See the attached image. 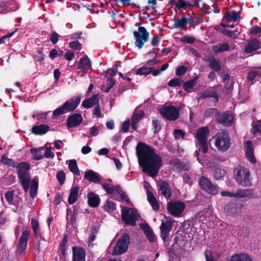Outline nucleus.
I'll list each match as a JSON object with an SVG mask.
<instances>
[{"label": "nucleus", "mask_w": 261, "mask_h": 261, "mask_svg": "<svg viewBox=\"0 0 261 261\" xmlns=\"http://www.w3.org/2000/svg\"><path fill=\"white\" fill-rule=\"evenodd\" d=\"M136 149L142 171L151 177L156 176L162 166L161 156L155 153L154 149L142 142L137 144Z\"/></svg>", "instance_id": "obj_1"}, {"label": "nucleus", "mask_w": 261, "mask_h": 261, "mask_svg": "<svg viewBox=\"0 0 261 261\" xmlns=\"http://www.w3.org/2000/svg\"><path fill=\"white\" fill-rule=\"evenodd\" d=\"M209 134V129L206 127H202L200 128L196 135V138L197 140L196 142V146L198 150L195 151L197 159L200 162L201 160L199 157L200 151H201L203 153H205L207 152L208 149V145L207 142V137Z\"/></svg>", "instance_id": "obj_2"}, {"label": "nucleus", "mask_w": 261, "mask_h": 261, "mask_svg": "<svg viewBox=\"0 0 261 261\" xmlns=\"http://www.w3.org/2000/svg\"><path fill=\"white\" fill-rule=\"evenodd\" d=\"M216 147L220 152H225L230 147L231 142L228 132L222 130L214 136Z\"/></svg>", "instance_id": "obj_3"}, {"label": "nucleus", "mask_w": 261, "mask_h": 261, "mask_svg": "<svg viewBox=\"0 0 261 261\" xmlns=\"http://www.w3.org/2000/svg\"><path fill=\"white\" fill-rule=\"evenodd\" d=\"M81 99V96H77L67 100L63 105L56 109L53 112V116L57 117L65 113L73 111L80 104Z\"/></svg>", "instance_id": "obj_4"}, {"label": "nucleus", "mask_w": 261, "mask_h": 261, "mask_svg": "<svg viewBox=\"0 0 261 261\" xmlns=\"http://www.w3.org/2000/svg\"><path fill=\"white\" fill-rule=\"evenodd\" d=\"M234 175L236 180L239 185L244 187L251 186V178L248 168L243 166H239L234 169Z\"/></svg>", "instance_id": "obj_5"}, {"label": "nucleus", "mask_w": 261, "mask_h": 261, "mask_svg": "<svg viewBox=\"0 0 261 261\" xmlns=\"http://www.w3.org/2000/svg\"><path fill=\"white\" fill-rule=\"evenodd\" d=\"M130 243L128 234L125 233L118 239L113 251L114 255H120L125 252Z\"/></svg>", "instance_id": "obj_6"}, {"label": "nucleus", "mask_w": 261, "mask_h": 261, "mask_svg": "<svg viewBox=\"0 0 261 261\" xmlns=\"http://www.w3.org/2000/svg\"><path fill=\"white\" fill-rule=\"evenodd\" d=\"M139 217L137 211L131 208L127 207L122 211L121 218L126 225L135 226Z\"/></svg>", "instance_id": "obj_7"}, {"label": "nucleus", "mask_w": 261, "mask_h": 261, "mask_svg": "<svg viewBox=\"0 0 261 261\" xmlns=\"http://www.w3.org/2000/svg\"><path fill=\"white\" fill-rule=\"evenodd\" d=\"M167 208L168 212L172 216L179 217L185 209L186 205L179 200H171L168 202Z\"/></svg>", "instance_id": "obj_8"}, {"label": "nucleus", "mask_w": 261, "mask_h": 261, "mask_svg": "<svg viewBox=\"0 0 261 261\" xmlns=\"http://www.w3.org/2000/svg\"><path fill=\"white\" fill-rule=\"evenodd\" d=\"M159 112L163 118L174 121L179 117V110L174 106H165L160 108Z\"/></svg>", "instance_id": "obj_9"}, {"label": "nucleus", "mask_w": 261, "mask_h": 261, "mask_svg": "<svg viewBox=\"0 0 261 261\" xmlns=\"http://www.w3.org/2000/svg\"><path fill=\"white\" fill-rule=\"evenodd\" d=\"M199 184L201 188L210 194L216 195L218 193V187L214 185L208 178L204 176H201Z\"/></svg>", "instance_id": "obj_10"}, {"label": "nucleus", "mask_w": 261, "mask_h": 261, "mask_svg": "<svg viewBox=\"0 0 261 261\" xmlns=\"http://www.w3.org/2000/svg\"><path fill=\"white\" fill-rule=\"evenodd\" d=\"M19 169L18 172V177L20 180H30V175L28 172L30 169V165L28 162L20 163L18 166Z\"/></svg>", "instance_id": "obj_11"}, {"label": "nucleus", "mask_w": 261, "mask_h": 261, "mask_svg": "<svg viewBox=\"0 0 261 261\" xmlns=\"http://www.w3.org/2000/svg\"><path fill=\"white\" fill-rule=\"evenodd\" d=\"M161 237L164 242L169 241V233L172 228L171 222L168 220L162 221L160 226Z\"/></svg>", "instance_id": "obj_12"}, {"label": "nucleus", "mask_w": 261, "mask_h": 261, "mask_svg": "<svg viewBox=\"0 0 261 261\" xmlns=\"http://www.w3.org/2000/svg\"><path fill=\"white\" fill-rule=\"evenodd\" d=\"M29 236V230H25L22 232L20 237L17 250L21 254L25 252Z\"/></svg>", "instance_id": "obj_13"}, {"label": "nucleus", "mask_w": 261, "mask_h": 261, "mask_svg": "<svg viewBox=\"0 0 261 261\" xmlns=\"http://www.w3.org/2000/svg\"><path fill=\"white\" fill-rule=\"evenodd\" d=\"M195 22V21L190 18L182 16L180 19H175L174 27L180 29H183L185 31H187V25L189 24L190 27H191Z\"/></svg>", "instance_id": "obj_14"}, {"label": "nucleus", "mask_w": 261, "mask_h": 261, "mask_svg": "<svg viewBox=\"0 0 261 261\" xmlns=\"http://www.w3.org/2000/svg\"><path fill=\"white\" fill-rule=\"evenodd\" d=\"M233 116L229 112H226L222 114L217 113L216 120L218 122L225 126H230L232 123Z\"/></svg>", "instance_id": "obj_15"}, {"label": "nucleus", "mask_w": 261, "mask_h": 261, "mask_svg": "<svg viewBox=\"0 0 261 261\" xmlns=\"http://www.w3.org/2000/svg\"><path fill=\"white\" fill-rule=\"evenodd\" d=\"M83 122L81 114L75 113L70 115L67 120V126L68 127H74L79 126Z\"/></svg>", "instance_id": "obj_16"}, {"label": "nucleus", "mask_w": 261, "mask_h": 261, "mask_svg": "<svg viewBox=\"0 0 261 261\" xmlns=\"http://www.w3.org/2000/svg\"><path fill=\"white\" fill-rule=\"evenodd\" d=\"M159 194L164 196L166 199H170L172 196V192L170 189L169 184L166 181H161L159 184Z\"/></svg>", "instance_id": "obj_17"}, {"label": "nucleus", "mask_w": 261, "mask_h": 261, "mask_svg": "<svg viewBox=\"0 0 261 261\" xmlns=\"http://www.w3.org/2000/svg\"><path fill=\"white\" fill-rule=\"evenodd\" d=\"M260 48L261 42L257 39H253L248 41V43L244 48V52L249 54Z\"/></svg>", "instance_id": "obj_18"}, {"label": "nucleus", "mask_w": 261, "mask_h": 261, "mask_svg": "<svg viewBox=\"0 0 261 261\" xmlns=\"http://www.w3.org/2000/svg\"><path fill=\"white\" fill-rule=\"evenodd\" d=\"M72 261H85V251L81 247H73Z\"/></svg>", "instance_id": "obj_19"}, {"label": "nucleus", "mask_w": 261, "mask_h": 261, "mask_svg": "<svg viewBox=\"0 0 261 261\" xmlns=\"http://www.w3.org/2000/svg\"><path fill=\"white\" fill-rule=\"evenodd\" d=\"M223 210L226 215L232 217L238 213L237 204L234 202L230 201L225 204Z\"/></svg>", "instance_id": "obj_20"}, {"label": "nucleus", "mask_w": 261, "mask_h": 261, "mask_svg": "<svg viewBox=\"0 0 261 261\" xmlns=\"http://www.w3.org/2000/svg\"><path fill=\"white\" fill-rule=\"evenodd\" d=\"M245 153L247 159L252 163L256 162L255 158L253 153V147L251 141H247L244 145Z\"/></svg>", "instance_id": "obj_21"}, {"label": "nucleus", "mask_w": 261, "mask_h": 261, "mask_svg": "<svg viewBox=\"0 0 261 261\" xmlns=\"http://www.w3.org/2000/svg\"><path fill=\"white\" fill-rule=\"evenodd\" d=\"M135 39V45L141 49L149 38V34H134Z\"/></svg>", "instance_id": "obj_22"}, {"label": "nucleus", "mask_w": 261, "mask_h": 261, "mask_svg": "<svg viewBox=\"0 0 261 261\" xmlns=\"http://www.w3.org/2000/svg\"><path fill=\"white\" fill-rule=\"evenodd\" d=\"M84 178L89 181L95 184L100 183L101 181V178L99 175L91 170L85 172Z\"/></svg>", "instance_id": "obj_23"}, {"label": "nucleus", "mask_w": 261, "mask_h": 261, "mask_svg": "<svg viewBox=\"0 0 261 261\" xmlns=\"http://www.w3.org/2000/svg\"><path fill=\"white\" fill-rule=\"evenodd\" d=\"M209 63V67L215 71L221 70V66L219 59H216L213 56H209L205 59Z\"/></svg>", "instance_id": "obj_24"}, {"label": "nucleus", "mask_w": 261, "mask_h": 261, "mask_svg": "<svg viewBox=\"0 0 261 261\" xmlns=\"http://www.w3.org/2000/svg\"><path fill=\"white\" fill-rule=\"evenodd\" d=\"M49 126L46 124L34 125L32 128V132L38 135H42L46 133L49 129Z\"/></svg>", "instance_id": "obj_25"}, {"label": "nucleus", "mask_w": 261, "mask_h": 261, "mask_svg": "<svg viewBox=\"0 0 261 261\" xmlns=\"http://www.w3.org/2000/svg\"><path fill=\"white\" fill-rule=\"evenodd\" d=\"M98 101V94H96L89 98L85 99L83 101L82 106L85 108H90L95 105H97Z\"/></svg>", "instance_id": "obj_26"}, {"label": "nucleus", "mask_w": 261, "mask_h": 261, "mask_svg": "<svg viewBox=\"0 0 261 261\" xmlns=\"http://www.w3.org/2000/svg\"><path fill=\"white\" fill-rule=\"evenodd\" d=\"M208 97L215 98L216 102L219 100V97L217 94L216 92L212 89H207L201 93L200 94L199 97H198V100L199 101L200 99H204Z\"/></svg>", "instance_id": "obj_27"}, {"label": "nucleus", "mask_w": 261, "mask_h": 261, "mask_svg": "<svg viewBox=\"0 0 261 261\" xmlns=\"http://www.w3.org/2000/svg\"><path fill=\"white\" fill-rule=\"evenodd\" d=\"M78 68L86 72L91 68L90 61L87 56L82 58L77 64Z\"/></svg>", "instance_id": "obj_28"}, {"label": "nucleus", "mask_w": 261, "mask_h": 261, "mask_svg": "<svg viewBox=\"0 0 261 261\" xmlns=\"http://www.w3.org/2000/svg\"><path fill=\"white\" fill-rule=\"evenodd\" d=\"M147 200L151 204L153 210L158 211L160 208L159 203L153 193L148 190L147 192Z\"/></svg>", "instance_id": "obj_29"}, {"label": "nucleus", "mask_w": 261, "mask_h": 261, "mask_svg": "<svg viewBox=\"0 0 261 261\" xmlns=\"http://www.w3.org/2000/svg\"><path fill=\"white\" fill-rule=\"evenodd\" d=\"M88 199V204L93 207L98 206L100 202V199L97 195H95L93 193H89L87 195Z\"/></svg>", "instance_id": "obj_30"}, {"label": "nucleus", "mask_w": 261, "mask_h": 261, "mask_svg": "<svg viewBox=\"0 0 261 261\" xmlns=\"http://www.w3.org/2000/svg\"><path fill=\"white\" fill-rule=\"evenodd\" d=\"M224 18L229 22H236L240 19V16L239 13L233 10L226 12L224 14Z\"/></svg>", "instance_id": "obj_31"}, {"label": "nucleus", "mask_w": 261, "mask_h": 261, "mask_svg": "<svg viewBox=\"0 0 261 261\" xmlns=\"http://www.w3.org/2000/svg\"><path fill=\"white\" fill-rule=\"evenodd\" d=\"M230 46L228 44L218 43L212 47V50L214 54H217L225 51H228L229 50Z\"/></svg>", "instance_id": "obj_32"}, {"label": "nucleus", "mask_w": 261, "mask_h": 261, "mask_svg": "<svg viewBox=\"0 0 261 261\" xmlns=\"http://www.w3.org/2000/svg\"><path fill=\"white\" fill-rule=\"evenodd\" d=\"M79 191V187L78 186H75L71 188L70 192L68 196V203L70 204H72L75 202L77 200L78 193Z\"/></svg>", "instance_id": "obj_33"}, {"label": "nucleus", "mask_w": 261, "mask_h": 261, "mask_svg": "<svg viewBox=\"0 0 261 261\" xmlns=\"http://www.w3.org/2000/svg\"><path fill=\"white\" fill-rule=\"evenodd\" d=\"M197 77L194 79L186 81L183 84V89L188 93L192 91V90L197 84Z\"/></svg>", "instance_id": "obj_34"}, {"label": "nucleus", "mask_w": 261, "mask_h": 261, "mask_svg": "<svg viewBox=\"0 0 261 261\" xmlns=\"http://www.w3.org/2000/svg\"><path fill=\"white\" fill-rule=\"evenodd\" d=\"M235 198H241L246 197H251L252 195V190L248 189H240L234 193Z\"/></svg>", "instance_id": "obj_35"}, {"label": "nucleus", "mask_w": 261, "mask_h": 261, "mask_svg": "<svg viewBox=\"0 0 261 261\" xmlns=\"http://www.w3.org/2000/svg\"><path fill=\"white\" fill-rule=\"evenodd\" d=\"M142 229L143 230L146 237L149 241V242H154L155 241V236L149 225H145L144 227L142 228Z\"/></svg>", "instance_id": "obj_36"}, {"label": "nucleus", "mask_w": 261, "mask_h": 261, "mask_svg": "<svg viewBox=\"0 0 261 261\" xmlns=\"http://www.w3.org/2000/svg\"><path fill=\"white\" fill-rule=\"evenodd\" d=\"M257 77H261V67L249 72L247 75V79L249 82H251V84H252L253 80Z\"/></svg>", "instance_id": "obj_37"}, {"label": "nucleus", "mask_w": 261, "mask_h": 261, "mask_svg": "<svg viewBox=\"0 0 261 261\" xmlns=\"http://www.w3.org/2000/svg\"><path fill=\"white\" fill-rule=\"evenodd\" d=\"M222 24L224 28L223 30H221V33H242L243 31L241 28H240V30L238 27L234 29L233 25H226L223 23Z\"/></svg>", "instance_id": "obj_38"}, {"label": "nucleus", "mask_w": 261, "mask_h": 261, "mask_svg": "<svg viewBox=\"0 0 261 261\" xmlns=\"http://www.w3.org/2000/svg\"><path fill=\"white\" fill-rule=\"evenodd\" d=\"M230 261H253L252 259L246 254H237L231 256Z\"/></svg>", "instance_id": "obj_39"}, {"label": "nucleus", "mask_w": 261, "mask_h": 261, "mask_svg": "<svg viewBox=\"0 0 261 261\" xmlns=\"http://www.w3.org/2000/svg\"><path fill=\"white\" fill-rule=\"evenodd\" d=\"M252 128L251 129V133L255 135L257 133H259L261 136V120L253 121L252 123Z\"/></svg>", "instance_id": "obj_40"}, {"label": "nucleus", "mask_w": 261, "mask_h": 261, "mask_svg": "<svg viewBox=\"0 0 261 261\" xmlns=\"http://www.w3.org/2000/svg\"><path fill=\"white\" fill-rule=\"evenodd\" d=\"M69 168L71 172L76 175H79L80 172L77 165L76 161L75 160H71L69 161Z\"/></svg>", "instance_id": "obj_41"}, {"label": "nucleus", "mask_w": 261, "mask_h": 261, "mask_svg": "<svg viewBox=\"0 0 261 261\" xmlns=\"http://www.w3.org/2000/svg\"><path fill=\"white\" fill-rule=\"evenodd\" d=\"M38 188V183L35 179H33L30 188V195L32 198H34L36 195L37 193V190Z\"/></svg>", "instance_id": "obj_42"}, {"label": "nucleus", "mask_w": 261, "mask_h": 261, "mask_svg": "<svg viewBox=\"0 0 261 261\" xmlns=\"http://www.w3.org/2000/svg\"><path fill=\"white\" fill-rule=\"evenodd\" d=\"M145 112L143 111L135 112L131 117V120L139 122L144 116Z\"/></svg>", "instance_id": "obj_43"}, {"label": "nucleus", "mask_w": 261, "mask_h": 261, "mask_svg": "<svg viewBox=\"0 0 261 261\" xmlns=\"http://www.w3.org/2000/svg\"><path fill=\"white\" fill-rule=\"evenodd\" d=\"M153 67H141L136 70V73L140 75L148 74L154 70Z\"/></svg>", "instance_id": "obj_44"}, {"label": "nucleus", "mask_w": 261, "mask_h": 261, "mask_svg": "<svg viewBox=\"0 0 261 261\" xmlns=\"http://www.w3.org/2000/svg\"><path fill=\"white\" fill-rule=\"evenodd\" d=\"M7 7L9 12L17 10L19 9L20 6L16 2L15 0H11V1H9V3L7 4Z\"/></svg>", "instance_id": "obj_45"}, {"label": "nucleus", "mask_w": 261, "mask_h": 261, "mask_svg": "<svg viewBox=\"0 0 261 261\" xmlns=\"http://www.w3.org/2000/svg\"><path fill=\"white\" fill-rule=\"evenodd\" d=\"M225 173L224 170L217 168L214 171V176L216 179L218 180L222 178Z\"/></svg>", "instance_id": "obj_46"}, {"label": "nucleus", "mask_w": 261, "mask_h": 261, "mask_svg": "<svg viewBox=\"0 0 261 261\" xmlns=\"http://www.w3.org/2000/svg\"><path fill=\"white\" fill-rule=\"evenodd\" d=\"M1 162L5 165H7L10 166H14L15 162L14 161L11 159H9L6 155H3L1 157Z\"/></svg>", "instance_id": "obj_47"}, {"label": "nucleus", "mask_w": 261, "mask_h": 261, "mask_svg": "<svg viewBox=\"0 0 261 261\" xmlns=\"http://www.w3.org/2000/svg\"><path fill=\"white\" fill-rule=\"evenodd\" d=\"M47 113H41L38 111L34 113L32 117L37 120L43 121L46 119Z\"/></svg>", "instance_id": "obj_48"}, {"label": "nucleus", "mask_w": 261, "mask_h": 261, "mask_svg": "<svg viewBox=\"0 0 261 261\" xmlns=\"http://www.w3.org/2000/svg\"><path fill=\"white\" fill-rule=\"evenodd\" d=\"M183 81L181 80L180 78H176L170 80L168 83V85L170 87H175V86H180L181 83Z\"/></svg>", "instance_id": "obj_49"}, {"label": "nucleus", "mask_w": 261, "mask_h": 261, "mask_svg": "<svg viewBox=\"0 0 261 261\" xmlns=\"http://www.w3.org/2000/svg\"><path fill=\"white\" fill-rule=\"evenodd\" d=\"M9 1L7 0H4L2 2H0V13H7L8 12V8L7 4H8Z\"/></svg>", "instance_id": "obj_50"}, {"label": "nucleus", "mask_w": 261, "mask_h": 261, "mask_svg": "<svg viewBox=\"0 0 261 261\" xmlns=\"http://www.w3.org/2000/svg\"><path fill=\"white\" fill-rule=\"evenodd\" d=\"M57 178L60 184L62 185L66 179V175L62 171H59L57 173Z\"/></svg>", "instance_id": "obj_51"}, {"label": "nucleus", "mask_w": 261, "mask_h": 261, "mask_svg": "<svg viewBox=\"0 0 261 261\" xmlns=\"http://www.w3.org/2000/svg\"><path fill=\"white\" fill-rule=\"evenodd\" d=\"M188 69V67L183 65L178 67L176 70V74L177 76H181L185 74Z\"/></svg>", "instance_id": "obj_52"}, {"label": "nucleus", "mask_w": 261, "mask_h": 261, "mask_svg": "<svg viewBox=\"0 0 261 261\" xmlns=\"http://www.w3.org/2000/svg\"><path fill=\"white\" fill-rule=\"evenodd\" d=\"M97 233V229L96 228H92L91 234L88 239V244L90 246L93 241L95 239L96 233Z\"/></svg>", "instance_id": "obj_53"}, {"label": "nucleus", "mask_w": 261, "mask_h": 261, "mask_svg": "<svg viewBox=\"0 0 261 261\" xmlns=\"http://www.w3.org/2000/svg\"><path fill=\"white\" fill-rule=\"evenodd\" d=\"M192 5L189 2H185L184 1L178 2L177 3L176 7L179 9H186L187 7H191Z\"/></svg>", "instance_id": "obj_54"}, {"label": "nucleus", "mask_w": 261, "mask_h": 261, "mask_svg": "<svg viewBox=\"0 0 261 261\" xmlns=\"http://www.w3.org/2000/svg\"><path fill=\"white\" fill-rule=\"evenodd\" d=\"M14 34H7L6 35L0 38V44H9L10 38Z\"/></svg>", "instance_id": "obj_55"}, {"label": "nucleus", "mask_w": 261, "mask_h": 261, "mask_svg": "<svg viewBox=\"0 0 261 261\" xmlns=\"http://www.w3.org/2000/svg\"><path fill=\"white\" fill-rule=\"evenodd\" d=\"M13 191H7L5 194V198L6 200L9 202V204H12V202L13 201Z\"/></svg>", "instance_id": "obj_56"}, {"label": "nucleus", "mask_w": 261, "mask_h": 261, "mask_svg": "<svg viewBox=\"0 0 261 261\" xmlns=\"http://www.w3.org/2000/svg\"><path fill=\"white\" fill-rule=\"evenodd\" d=\"M185 133L180 129H177L174 130V135L176 139H183L185 136Z\"/></svg>", "instance_id": "obj_57"}, {"label": "nucleus", "mask_w": 261, "mask_h": 261, "mask_svg": "<svg viewBox=\"0 0 261 261\" xmlns=\"http://www.w3.org/2000/svg\"><path fill=\"white\" fill-rule=\"evenodd\" d=\"M102 187L108 194H113L114 193V186L108 184H103Z\"/></svg>", "instance_id": "obj_58"}, {"label": "nucleus", "mask_w": 261, "mask_h": 261, "mask_svg": "<svg viewBox=\"0 0 261 261\" xmlns=\"http://www.w3.org/2000/svg\"><path fill=\"white\" fill-rule=\"evenodd\" d=\"M195 38L194 37L189 36L188 35H185L180 39L181 41L185 42L188 43H192L195 41Z\"/></svg>", "instance_id": "obj_59"}, {"label": "nucleus", "mask_w": 261, "mask_h": 261, "mask_svg": "<svg viewBox=\"0 0 261 261\" xmlns=\"http://www.w3.org/2000/svg\"><path fill=\"white\" fill-rule=\"evenodd\" d=\"M152 124L154 128V133L157 134L161 128V121L159 120H153L152 121Z\"/></svg>", "instance_id": "obj_60"}, {"label": "nucleus", "mask_w": 261, "mask_h": 261, "mask_svg": "<svg viewBox=\"0 0 261 261\" xmlns=\"http://www.w3.org/2000/svg\"><path fill=\"white\" fill-rule=\"evenodd\" d=\"M82 45L77 41L69 43V47L73 49H81Z\"/></svg>", "instance_id": "obj_61"}, {"label": "nucleus", "mask_w": 261, "mask_h": 261, "mask_svg": "<svg viewBox=\"0 0 261 261\" xmlns=\"http://www.w3.org/2000/svg\"><path fill=\"white\" fill-rule=\"evenodd\" d=\"M44 156L46 158H50L51 159H53L55 156L54 153L51 151V147H46V150L44 153Z\"/></svg>", "instance_id": "obj_62"}, {"label": "nucleus", "mask_w": 261, "mask_h": 261, "mask_svg": "<svg viewBox=\"0 0 261 261\" xmlns=\"http://www.w3.org/2000/svg\"><path fill=\"white\" fill-rule=\"evenodd\" d=\"M204 255L206 261H216L213 259L212 253L211 250L208 249L205 250Z\"/></svg>", "instance_id": "obj_63"}, {"label": "nucleus", "mask_w": 261, "mask_h": 261, "mask_svg": "<svg viewBox=\"0 0 261 261\" xmlns=\"http://www.w3.org/2000/svg\"><path fill=\"white\" fill-rule=\"evenodd\" d=\"M129 125H130L129 120H127L125 121L122 125V128H121L122 130L124 133L128 132V128L129 127Z\"/></svg>", "instance_id": "obj_64"}]
</instances>
